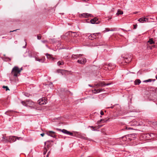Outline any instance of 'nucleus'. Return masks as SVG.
Returning a JSON list of instances; mask_svg holds the SVG:
<instances>
[{
  "instance_id": "1",
  "label": "nucleus",
  "mask_w": 157,
  "mask_h": 157,
  "mask_svg": "<svg viewBox=\"0 0 157 157\" xmlns=\"http://www.w3.org/2000/svg\"><path fill=\"white\" fill-rule=\"evenodd\" d=\"M21 103L24 106H29L32 108L37 109L36 104L31 101L28 100L26 101H22Z\"/></svg>"
},
{
  "instance_id": "2",
  "label": "nucleus",
  "mask_w": 157,
  "mask_h": 157,
  "mask_svg": "<svg viewBox=\"0 0 157 157\" xmlns=\"http://www.w3.org/2000/svg\"><path fill=\"white\" fill-rule=\"evenodd\" d=\"M21 70H22V68L19 69L17 67L15 66L13 68L11 74L14 77H17L20 75V73Z\"/></svg>"
},
{
  "instance_id": "3",
  "label": "nucleus",
  "mask_w": 157,
  "mask_h": 157,
  "mask_svg": "<svg viewBox=\"0 0 157 157\" xmlns=\"http://www.w3.org/2000/svg\"><path fill=\"white\" fill-rule=\"evenodd\" d=\"M22 138L18 137L15 136H10L9 137V142L10 143L16 141L17 140H22Z\"/></svg>"
},
{
  "instance_id": "4",
  "label": "nucleus",
  "mask_w": 157,
  "mask_h": 157,
  "mask_svg": "<svg viewBox=\"0 0 157 157\" xmlns=\"http://www.w3.org/2000/svg\"><path fill=\"white\" fill-rule=\"evenodd\" d=\"M90 21L91 23L93 24H99L100 23L101 20L98 19L97 17H95L91 20Z\"/></svg>"
},
{
  "instance_id": "5",
  "label": "nucleus",
  "mask_w": 157,
  "mask_h": 157,
  "mask_svg": "<svg viewBox=\"0 0 157 157\" xmlns=\"http://www.w3.org/2000/svg\"><path fill=\"white\" fill-rule=\"evenodd\" d=\"M146 136L149 138L151 139L156 138L157 137V135L154 133H148L146 134Z\"/></svg>"
},
{
  "instance_id": "6",
  "label": "nucleus",
  "mask_w": 157,
  "mask_h": 157,
  "mask_svg": "<svg viewBox=\"0 0 157 157\" xmlns=\"http://www.w3.org/2000/svg\"><path fill=\"white\" fill-rule=\"evenodd\" d=\"M57 130L59 131H61L64 133L67 134V135H69L71 136H74L73 134L71 132L68 131H67L66 130L64 129L61 130L60 129H57Z\"/></svg>"
},
{
  "instance_id": "7",
  "label": "nucleus",
  "mask_w": 157,
  "mask_h": 157,
  "mask_svg": "<svg viewBox=\"0 0 157 157\" xmlns=\"http://www.w3.org/2000/svg\"><path fill=\"white\" fill-rule=\"evenodd\" d=\"M38 102L39 105H41L46 104L47 102V101L45 98H42L39 100L38 101Z\"/></svg>"
},
{
  "instance_id": "8",
  "label": "nucleus",
  "mask_w": 157,
  "mask_h": 157,
  "mask_svg": "<svg viewBox=\"0 0 157 157\" xmlns=\"http://www.w3.org/2000/svg\"><path fill=\"white\" fill-rule=\"evenodd\" d=\"M47 134L51 137L54 138H56V133L52 131H49L47 132Z\"/></svg>"
},
{
  "instance_id": "9",
  "label": "nucleus",
  "mask_w": 157,
  "mask_h": 157,
  "mask_svg": "<svg viewBox=\"0 0 157 157\" xmlns=\"http://www.w3.org/2000/svg\"><path fill=\"white\" fill-rule=\"evenodd\" d=\"M1 140V141L4 142H9V137L6 136V135H3Z\"/></svg>"
},
{
  "instance_id": "10",
  "label": "nucleus",
  "mask_w": 157,
  "mask_h": 157,
  "mask_svg": "<svg viewBox=\"0 0 157 157\" xmlns=\"http://www.w3.org/2000/svg\"><path fill=\"white\" fill-rule=\"evenodd\" d=\"M50 142L51 141H47L44 143L45 145L46 146V148L48 150L49 148L52 146V145L50 143Z\"/></svg>"
},
{
  "instance_id": "11",
  "label": "nucleus",
  "mask_w": 157,
  "mask_h": 157,
  "mask_svg": "<svg viewBox=\"0 0 157 157\" xmlns=\"http://www.w3.org/2000/svg\"><path fill=\"white\" fill-rule=\"evenodd\" d=\"M148 19L147 18L145 17H141L140 18L138 21L140 22H148Z\"/></svg>"
},
{
  "instance_id": "12",
  "label": "nucleus",
  "mask_w": 157,
  "mask_h": 157,
  "mask_svg": "<svg viewBox=\"0 0 157 157\" xmlns=\"http://www.w3.org/2000/svg\"><path fill=\"white\" fill-rule=\"evenodd\" d=\"M56 72L58 73H60L62 75H63L64 74L67 73L68 71L64 70L58 69L56 71Z\"/></svg>"
},
{
  "instance_id": "13",
  "label": "nucleus",
  "mask_w": 157,
  "mask_h": 157,
  "mask_svg": "<svg viewBox=\"0 0 157 157\" xmlns=\"http://www.w3.org/2000/svg\"><path fill=\"white\" fill-rule=\"evenodd\" d=\"M111 84L110 83H105L104 82H99V86L102 87Z\"/></svg>"
},
{
  "instance_id": "14",
  "label": "nucleus",
  "mask_w": 157,
  "mask_h": 157,
  "mask_svg": "<svg viewBox=\"0 0 157 157\" xmlns=\"http://www.w3.org/2000/svg\"><path fill=\"white\" fill-rule=\"evenodd\" d=\"M77 62L78 63L84 64L86 62V59L85 58H83L81 60H78Z\"/></svg>"
},
{
  "instance_id": "15",
  "label": "nucleus",
  "mask_w": 157,
  "mask_h": 157,
  "mask_svg": "<svg viewBox=\"0 0 157 157\" xmlns=\"http://www.w3.org/2000/svg\"><path fill=\"white\" fill-rule=\"evenodd\" d=\"M81 15L83 17L88 18L89 17H91L92 15L87 13H84L81 14Z\"/></svg>"
},
{
  "instance_id": "16",
  "label": "nucleus",
  "mask_w": 157,
  "mask_h": 157,
  "mask_svg": "<svg viewBox=\"0 0 157 157\" xmlns=\"http://www.w3.org/2000/svg\"><path fill=\"white\" fill-rule=\"evenodd\" d=\"M35 59L36 60L42 63H43L44 62V59H45L44 57H42L41 59H39L36 57H35Z\"/></svg>"
},
{
  "instance_id": "17",
  "label": "nucleus",
  "mask_w": 157,
  "mask_h": 157,
  "mask_svg": "<svg viewBox=\"0 0 157 157\" xmlns=\"http://www.w3.org/2000/svg\"><path fill=\"white\" fill-rule=\"evenodd\" d=\"M130 124L132 126H137L139 125V123L137 122L136 121H133L131 122Z\"/></svg>"
},
{
  "instance_id": "18",
  "label": "nucleus",
  "mask_w": 157,
  "mask_h": 157,
  "mask_svg": "<svg viewBox=\"0 0 157 157\" xmlns=\"http://www.w3.org/2000/svg\"><path fill=\"white\" fill-rule=\"evenodd\" d=\"M46 55L47 56V58L48 59H52L53 60L54 59V58H53L52 57V56L51 55H50L48 54H46Z\"/></svg>"
},
{
  "instance_id": "19",
  "label": "nucleus",
  "mask_w": 157,
  "mask_h": 157,
  "mask_svg": "<svg viewBox=\"0 0 157 157\" xmlns=\"http://www.w3.org/2000/svg\"><path fill=\"white\" fill-rule=\"evenodd\" d=\"M141 82V81L140 79H136L134 82L135 84V85H139Z\"/></svg>"
},
{
  "instance_id": "20",
  "label": "nucleus",
  "mask_w": 157,
  "mask_h": 157,
  "mask_svg": "<svg viewBox=\"0 0 157 157\" xmlns=\"http://www.w3.org/2000/svg\"><path fill=\"white\" fill-rule=\"evenodd\" d=\"M148 43H149V44H155V42L153 41L152 38H150L148 41Z\"/></svg>"
},
{
  "instance_id": "21",
  "label": "nucleus",
  "mask_w": 157,
  "mask_h": 157,
  "mask_svg": "<svg viewBox=\"0 0 157 157\" xmlns=\"http://www.w3.org/2000/svg\"><path fill=\"white\" fill-rule=\"evenodd\" d=\"M155 80V79H149L148 80H144L143 81V82H151L152 81H154Z\"/></svg>"
},
{
  "instance_id": "22",
  "label": "nucleus",
  "mask_w": 157,
  "mask_h": 157,
  "mask_svg": "<svg viewBox=\"0 0 157 157\" xmlns=\"http://www.w3.org/2000/svg\"><path fill=\"white\" fill-rule=\"evenodd\" d=\"M107 120H103V119H101V120L98 121L97 122V124H99L101 123V122H102V123H104L106 122L107 121Z\"/></svg>"
},
{
  "instance_id": "23",
  "label": "nucleus",
  "mask_w": 157,
  "mask_h": 157,
  "mask_svg": "<svg viewBox=\"0 0 157 157\" xmlns=\"http://www.w3.org/2000/svg\"><path fill=\"white\" fill-rule=\"evenodd\" d=\"M135 135H136L135 134H130V135H127L126 136H127V137H130L134 138V137H135Z\"/></svg>"
},
{
  "instance_id": "24",
  "label": "nucleus",
  "mask_w": 157,
  "mask_h": 157,
  "mask_svg": "<svg viewBox=\"0 0 157 157\" xmlns=\"http://www.w3.org/2000/svg\"><path fill=\"white\" fill-rule=\"evenodd\" d=\"M125 59H126V60L125 61V62L126 63H128L129 62H130L131 60V58H129V59H128V58L126 57H125Z\"/></svg>"
},
{
  "instance_id": "25",
  "label": "nucleus",
  "mask_w": 157,
  "mask_h": 157,
  "mask_svg": "<svg viewBox=\"0 0 157 157\" xmlns=\"http://www.w3.org/2000/svg\"><path fill=\"white\" fill-rule=\"evenodd\" d=\"M12 113V111H8L6 112L5 113V114L7 115L10 116L11 115V114Z\"/></svg>"
},
{
  "instance_id": "26",
  "label": "nucleus",
  "mask_w": 157,
  "mask_h": 157,
  "mask_svg": "<svg viewBox=\"0 0 157 157\" xmlns=\"http://www.w3.org/2000/svg\"><path fill=\"white\" fill-rule=\"evenodd\" d=\"M123 14V12L120 10H118L117 12V15H118L119 14Z\"/></svg>"
},
{
  "instance_id": "27",
  "label": "nucleus",
  "mask_w": 157,
  "mask_h": 157,
  "mask_svg": "<svg viewBox=\"0 0 157 157\" xmlns=\"http://www.w3.org/2000/svg\"><path fill=\"white\" fill-rule=\"evenodd\" d=\"M48 150L46 146L44 147V152H43L44 155H45L46 154V153Z\"/></svg>"
},
{
  "instance_id": "28",
  "label": "nucleus",
  "mask_w": 157,
  "mask_h": 157,
  "mask_svg": "<svg viewBox=\"0 0 157 157\" xmlns=\"http://www.w3.org/2000/svg\"><path fill=\"white\" fill-rule=\"evenodd\" d=\"M63 64H64V62L63 61H59L57 63V64L59 66L60 65H63Z\"/></svg>"
},
{
  "instance_id": "29",
  "label": "nucleus",
  "mask_w": 157,
  "mask_h": 157,
  "mask_svg": "<svg viewBox=\"0 0 157 157\" xmlns=\"http://www.w3.org/2000/svg\"><path fill=\"white\" fill-rule=\"evenodd\" d=\"M111 65V64H108V66H109L108 67V65H106L105 67V68H107L108 69H109V70H110V69H111V67H110V66Z\"/></svg>"
},
{
  "instance_id": "30",
  "label": "nucleus",
  "mask_w": 157,
  "mask_h": 157,
  "mask_svg": "<svg viewBox=\"0 0 157 157\" xmlns=\"http://www.w3.org/2000/svg\"><path fill=\"white\" fill-rule=\"evenodd\" d=\"M2 88H5L6 89V91H7V90H10V89H9L8 87L7 86H2Z\"/></svg>"
},
{
  "instance_id": "31",
  "label": "nucleus",
  "mask_w": 157,
  "mask_h": 157,
  "mask_svg": "<svg viewBox=\"0 0 157 157\" xmlns=\"http://www.w3.org/2000/svg\"><path fill=\"white\" fill-rule=\"evenodd\" d=\"M100 92H101V91H99V89H95L94 90V92H93V93H94V94H96L97 93H99Z\"/></svg>"
},
{
  "instance_id": "32",
  "label": "nucleus",
  "mask_w": 157,
  "mask_h": 157,
  "mask_svg": "<svg viewBox=\"0 0 157 157\" xmlns=\"http://www.w3.org/2000/svg\"><path fill=\"white\" fill-rule=\"evenodd\" d=\"M70 33H71V36H73L74 37L75 36H75V34L76 35H77V33H72V32H70Z\"/></svg>"
},
{
  "instance_id": "33",
  "label": "nucleus",
  "mask_w": 157,
  "mask_h": 157,
  "mask_svg": "<svg viewBox=\"0 0 157 157\" xmlns=\"http://www.w3.org/2000/svg\"><path fill=\"white\" fill-rule=\"evenodd\" d=\"M73 55H75V54H73L72 55V56H71V58L73 59H75V58H78V56H73Z\"/></svg>"
},
{
  "instance_id": "34",
  "label": "nucleus",
  "mask_w": 157,
  "mask_h": 157,
  "mask_svg": "<svg viewBox=\"0 0 157 157\" xmlns=\"http://www.w3.org/2000/svg\"><path fill=\"white\" fill-rule=\"evenodd\" d=\"M89 127H90L91 128H92L93 129V130L94 131H95V130H96V129H95V128H96V126H95V127H94L93 126H89Z\"/></svg>"
},
{
  "instance_id": "35",
  "label": "nucleus",
  "mask_w": 157,
  "mask_h": 157,
  "mask_svg": "<svg viewBox=\"0 0 157 157\" xmlns=\"http://www.w3.org/2000/svg\"><path fill=\"white\" fill-rule=\"evenodd\" d=\"M83 55L82 54H79V55H73V56H77L78 57H79L80 56H82Z\"/></svg>"
},
{
  "instance_id": "36",
  "label": "nucleus",
  "mask_w": 157,
  "mask_h": 157,
  "mask_svg": "<svg viewBox=\"0 0 157 157\" xmlns=\"http://www.w3.org/2000/svg\"><path fill=\"white\" fill-rule=\"evenodd\" d=\"M50 152H51V151H49L48 152V153H47V155H46V157H48V156H49V155L50 154Z\"/></svg>"
},
{
  "instance_id": "37",
  "label": "nucleus",
  "mask_w": 157,
  "mask_h": 157,
  "mask_svg": "<svg viewBox=\"0 0 157 157\" xmlns=\"http://www.w3.org/2000/svg\"><path fill=\"white\" fill-rule=\"evenodd\" d=\"M133 26H134V29H136L137 26V25H133Z\"/></svg>"
},
{
  "instance_id": "38",
  "label": "nucleus",
  "mask_w": 157,
  "mask_h": 157,
  "mask_svg": "<svg viewBox=\"0 0 157 157\" xmlns=\"http://www.w3.org/2000/svg\"><path fill=\"white\" fill-rule=\"evenodd\" d=\"M37 39L38 40L40 39L41 36L39 35H38L37 36Z\"/></svg>"
},
{
  "instance_id": "39",
  "label": "nucleus",
  "mask_w": 157,
  "mask_h": 157,
  "mask_svg": "<svg viewBox=\"0 0 157 157\" xmlns=\"http://www.w3.org/2000/svg\"><path fill=\"white\" fill-rule=\"evenodd\" d=\"M126 129H132V128L130 127H126Z\"/></svg>"
},
{
  "instance_id": "40",
  "label": "nucleus",
  "mask_w": 157,
  "mask_h": 157,
  "mask_svg": "<svg viewBox=\"0 0 157 157\" xmlns=\"http://www.w3.org/2000/svg\"><path fill=\"white\" fill-rule=\"evenodd\" d=\"M100 114H101V115H103L104 114L103 112L102 111H101Z\"/></svg>"
},
{
  "instance_id": "41",
  "label": "nucleus",
  "mask_w": 157,
  "mask_h": 157,
  "mask_svg": "<svg viewBox=\"0 0 157 157\" xmlns=\"http://www.w3.org/2000/svg\"><path fill=\"white\" fill-rule=\"evenodd\" d=\"M102 125H98V126H97V127H96V128H98L100 127H101Z\"/></svg>"
},
{
  "instance_id": "42",
  "label": "nucleus",
  "mask_w": 157,
  "mask_h": 157,
  "mask_svg": "<svg viewBox=\"0 0 157 157\" xmlns=\"http://www.w3.org/2000/svg\"><path fill=\"white\" fill-rule=\"evenodd\" d=\"M18 29H17L16 30H13V31H10V32L11 33V32H15V31H16Z\"/></svg>"
},
{
  "instance_id": "43",
  "label": "nucleus",
  "mask_w": 157,
  "mask_h": 157,
  "mask_svg": "<svg viewBox=\"0 0 157 157\" xmlns=\"http://www.w3.org/2000/svg\"><path fill=\"white\" fill-rule=\"evenodd\" d=\"M26 52V53H28V54H29V56H30V57H32V56L31 55H30L29 54V51H28V52L27 51Z\"/></svg>"
},
{
  "instance_id": "44",
  "label": "nucleus",
  "mask_w": 157,
  "mask_h": 157,
  "mask_svg": "<svg viewBox=\"0 0 157 157\" xmlns=\"http://www.w3.org/2000/svg\"><path fill=\"white\" fill-rule=\"evenodd\" d=\"M96 34H93L92 35V37H94V36H95L96 35Z\"/></svg>"
},
{
  "instance_id": "45",
  "label": "nucleus",
  "mask_w": 157,
  "mask_h": 157,
  "mask_svg": "<svg viewBox=\"0 0 157 157\" xmlns=\"http://www.w3.org/2000/svg\"><path fill=\"white\" fill-rule=\"evenodd\" d=\"M44 133H41L40 134V135L42 137L44 136Z\"/></svg>"
},
{
  "instance_id": "46",
  "label": "nucleus",
  "mask_w": 157,
  "mask_h": 157,
  "mask_svg": "<svg viewBox=\"0 0 157 157\" xmlns=\"http://www.w3.org/2000/svg\"><path fill=\"white\" fill-rule=\"evenodd\" d=\"M81 137L82 138H83L84 139H86V138L85 137H84L83 136H82V135H81Z\"/></svg>"
},
{
  "instance_id": "47",
  "label": "nucleus",
  "mask_w": 157,
  "mask_h": 157,
  "mask_svg": "<svg viewBox=\"0 0 157 157\" xmlns=\"http://www.w3.org/2000/svg\"><path fill=\"white\" fill-rule=\"evenodd\" d=\"M99 82L98 84H97L96 85V86H99Z\"/></svg>"
},
{
  "instance_id": "48",
  "label": "nucleus",
  "mask_w": 157,
  "mask_h": 157,
  "mask_svg": "<svg viewBox=\"0 0 157 157\" xmlns=\"http://www.w3.org/2000/svg\"><path fill=\"white\" fill-rule=\"evenodd\" d=\"M42 42H43L44 43H46L47 42V41H46V40H44V41H43Z\"/></svg>"
},
{
  "instance_id": "49",
  "label": "nucleus",
  "mask_w": 157,
  "mask_h": 157,
  "mask_svg": "<svg viewBox=\"0 0 157 157\" xmlns=\"http://www.w3.org/2000/svg\"><path fill=\"white\" fill-rule=\"evenodd\" d=\"M111 18H112V17H109V19H108V20H110V19H111Z\"/></svg>"
},
{
  "instance_id": "50",
  "label": "nucleus",
  "mask_w": 157,
  "mask_h": 157,
  "mask_svg": "<svg viewBox=\"0 0 157 157\" xmlns=\"http://www.w3.org/2000/svg\"><path fill=\"white\" fill-rule=\"evenodd\" d=\"M153 123L154 124L156 125L157 124V123L156 122H153Z\"/></svg>"
},
{
  "instance_id": "51",
  "label": "nucleus",
  "mask_w": 157,
  "mask_h": 157,
  "mask_svg": "<svg viewBox=\"0 0 157 157\" xmlns=\"http://www.w3.org/2000/svg\"><path fill=\"white\" fill-rule=\"evenodd\" d=\"M99 91H102V89H99Z\"/></svg>"
},
{
  "instance_id": "52",
  "label": "nucleus",
  "mask_w": 157,
  "mask_h": 157,
  "mask_svg": "<svg viewBox=\"0 0 157 157\" xmlns=\"http://www.w3.org/2000/svg\"><path fill=\"white\" fill-rule=\"evenodd\" d=\"M106 29L107 30V31H109V30L108 29Z\"/></svg>"
},
{
  "instance_id": "53",
  "label": "nucleus",
  "mask_w": 157,
  "mask_h": 157,
  "mask_svg": "<svg viewBox=\"0 0 157 157\" xmlns=\"http://www.w3.org/2000/svg\"><path fill=\"white\" fill-rule=\"evenodd\" d=\"M26 44H25V47H24V48H25V47L26 46Z\"/></svg>"
},
{
  "instance_id": "54",
  "label": "nucleus",
  "mask_w": 157,
  "mask_h": 157,
  "mask_svg": "<svg viewBox=\"0 0 157 157\" xmlns=\"http://www.w3.org/2000/svg\"><path fill=\"white\" fill-rule=\"evenodd\" d=\"M110 108H113V106H112V107H111Z\"/></svg>"
},
{
  "instance_id": "55",
  "label": "nucleus",
  "mask_w": 157,
  "mask_h": 157,
  "mask_svg": "<svg viewBox=\"0 0 157 157\" xmlns=\"http://www.w3.org/2000/svg\"><path fill=\"white\" fill-rule=\"evenodd\" d=\"M156 78L157 79V76H156Z\"/></svg>"
},
{
  "instance_id": "56",
  "label": "nucleus",
  "mask_w": 157,
  "mask_h": 157,
  "mask_svg": "<svg viewBox=\"0 0 157 157\" xmlns=\"http://www.w3.org/2000/svg\"><path fill=\"white\" fill-rule=\"evenodd\" d=\"M137 13V12H136L135 13Z\"/></svg>"
},
{
  "instance_id": "57",
  "label": "nucleus",
  "mask_w": 157,
  "mask_h": 157,
  "mask_svg": "<svg viewBox=\"0 0 157 157\" xmlns=\"http://www.w3.org/2000/svg\"><path fill=\"white\" fill-rule=\"evenodd\" d=\"M156 19H157V17H156Z\"/></svg>"
}]
</instances>
